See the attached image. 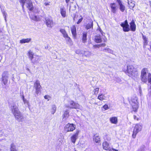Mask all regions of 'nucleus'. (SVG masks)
<instances>
[{
    "label": "nucleus",
    "mask_w": 151,
    "mask_h": 151,
    "mask_svg": "<svg viewBox=\"0 0 151 151\" xmlns=\"http://www.w3.org/2000/svg\"><path fill=\"white\" fill-rule=\"evenodd\" d=\"M11 109L12 113L14 115L15 119L19 122H22L24 120L23 115L19 111L18 106L15 104H13L11 106Z\"/></svg>",
    "instance_id": "obj_1"
},
{
    "label": "nucleus",
    "mask_w": 151,
    "mask_h": 151,
    "mask_svg": "<svg viewBox=\"0 0 151 151\" xmlns=\"http://www.w3.org/2000/svg\"><path fill=\"white\" fill-rule=\"evenodd\" d=\"M126 69H123V70L128 73V76L131 77H134L137 76V70L136 68L132 65H129L126 67Z\"/></svg>",
    "instance_id": "obj_2"
},
{
    "label": "nucleus",
    "mask_w": 151,
    "mask_h": 151,
    "mask_svg": "<svg viewBox=\"0 0 151 151\" xmlns=\"http://www.w3.org/2000/svg\"><path fill=\"white\" fill-rule=\"evenodd\" d=\"M20 2L22 3L23 9L24 8V5L26 4V6L30 10H33V7L31 0H21Z\"/></svg>",
    "instance_id": "obj_3"
},
{
    "label": "nucleus",
    "mask_w": 151,
    "mask_h": 151,
    "mask_svg": "<svg viewBox=\"0 0 151 151\" xmlns=\"http://www.w3.org/2000/svg\"><path fill=\"white\" fill-rule=\"evenodd\" d=\"M131 103L132 108L133 111L136 112L138 108L137 98L136 97H132Z\"/></svg>",
    "instance_id": "obj_4"
},
{
    "label": "nucleus",
    "mask_w": 151,
    "mask_h": 151,
    "mask_svg": "<svg viewBox=\"0 0 151 151\" xmlns=\"http://www.w3.org/2000/svg\"><path fill=\"white\" fill-rule=\"evenodd\" d=\"M148 73L147 69V68H144L142 70L141 77L142 81L144 82H147V80Z\"/></svg>",
    "instance_id": "obj_5"
},
{
    "label": "nucleus",
    "mask_w": 151,
    "mask_h": 151,
    "mask_svg": "<svg viewBox=\"0 0 151 151\" xmlns=\"http://www.w3.org/2000/svg\"><path fill=\"white\" fill-rule=\"evenodd\" d=\"M65 106L70 109H79L80 105L78 104L75 103L73 101H70L69 104H65Z\"/></svg>",
    "instance_id": "obj_6"
},
{
    "label": "nucleus",
    "mask_w": 151,
    "mask_h": 151,
    "mask_svg": "<svg viewBox=\"0 0 151 151\" xmlns=\"http://www.w3.org/2000/svg\"><path fill=\"white\" fill-rule=\"evenodd\" d=\"M76 129V125L72 124H68L65 127V131L67 132H72Z\"/></svg>",
    "instance_id": "obj_7"
},
{
    "label": "nucleus",
    "mask_w": 151,
    "mask_h": 151,
    "mask_svg": "<svg viewBox=\"0 0 151 151\" xmlns=\"http://www.w3.org/2000/svg\"><path fill=\"white\" fill-rule=\"evenodd\" d=\"M142 128V126L139 124L136 125L133 131L132 137L133 138H135L137 134L141 131Z\"/></svg>",
    "instance_id": "obj_8"
},
{
    "label": "nucleus",
    "mask_w": 151,
    "mask_h": 151,
    "mask_svg": "<svg viewBox=\"0 0 151 151\" xmlns=\"http://www.w3.org/2000/svg\"><path fill=\"white\" fill-rule=\"evenodd\" d=\"M123 27V30L125 32H127L130 30L129 25L127 20H126L123 23H122L120 24Z\"/></svg>",
    "instance_id": "obj_9"
},
{
    "label": "nucleus",
    "mask_w": 151,
    "mask_h": 151,
    "mask_svg": "<svg viewBox=\"0 0 151 151\" xmlns=\"http://www.w3.org/2000/svg\"><path fill=\"white\" fill-rule=\"evenodd\" d=\"M94 41L97 43H100L104 40L105 42V40L104 39L103 36L102 34L101 35H98L95 37L94 39Z\"/></svg>",
    "instance_id": "obj_10"
},
{
    "label": "nucleus",
    "mask_w": 151,
    "mask_h": 151,
    "mask_svg": "<svg viewBox=\"0 0 151 151\" xmlns=\"http://www.w3.org/2000/svg\"><path fill=\"white\" fill-rule=\"evenodd\" d=\"M45 23L47 26L48 27L52 28L53 26V22L51 17L46 18L45 19Z\"/></svg>",
    "instance_id": "obj_11"
},
{
    "label": "nucleus",
    "mask_w": 151,
    "mask_h": 151,
    "mask_svg": "<svg viewBox=\"0 0 151 151\" xmlns=\"http://www.w3.org/2000/svg\"><path fill=\"white\" fill-rule=\"evenodd\" d=\"M80 131L78 130L76 131V132L74 133L71 137V140L72 142L75 144L76 140L78 139V135Z\"/></svg>",
    "instance_id": "obj_12"
},
{
    "label": "nucleus",
    "mask_w": 151,
    "mask_h": 151,
    "mask_svg": "<svg viewBox=\"0 0 151 151\" xmlns=\"http://www.w3.org/2000/svg\"><path fill=\"white\" fill-rule=\"evenodd\" d=\"M8 76L6 72H4L2 74V81L4 85H6L8 81Z\"/></svg>",
    "instance_id": "obj_13"
},
{
    "label": "nucleus",
    "mask_w": 151,
    "mask_h": 151,
    "mask_svg": "<svg viewBox=\"0 0 151 151\" xmlns=\"http://www.w3.org/2000/svg\"><path fill=\"white\" fill-rule=\"evenodd\" d=\"M110 6L111 9V11L113 13H115L118 8L117 5L115 3H113L110 4Z\"/></svg>",
    "instance_id": "obj_14"
},
{
    "label": "nucleus",
    "mask_w": 151,
    "mask_h": 151,
    "mask_svg": "<svg viewBox=\"0 0 151 151\" xmlns=\"http://www.w3.org/2000/svg\"><path fill=\"white\" fill-rule=\"evenodd\" d=\"M70 29L73 37L75 39L76 36V27L75 26L73 25L70 27Z\"/></svg>",
    "instance_id": "obj_15"
},
{
    "label": "nucleus",
    "mask_w": 151,
    "mask_h": 151,
    "mask_svg": "<svg viewBox=\"0 0 151 151\" xmlns=\"http://www.w3.org/2000/svg\"><path fill=\"white\" fill-rule=\"evenodd\" d=\"M130 25V28L132 31L134 32L136 30V26L134 23V20H132L131 22L129 23Z\"/></svg>",
    "instance_id": "obj_16"
},
{
    "label": "nucleus",
    "mask_w": 151,
    "mask_h": 151,
    "mask_svg": "<svg viewBox=\"0 0 151 151\" xmlns=\"http://www.w3.org/2000/svg\"><path fill=\"white\" fill-rule=\"evenodd\" d=\"M60 14L63 17L66 16V9L64 7H61L60 8Z\"/></svg>",
    "instance_id": "obj_17"
},
{
    "label": "nucleus",
    "mask_w": 151,
    "mask_h": 151,
    "mask_svg": "<svg viewBox=\"0 0 151 151\" xmlns=\"http://www.w3.org/2000/svg\"><path fill=\"white\" fill-rule=\"evenodd\" d=\"M69 111L68 110H66L64 112V114L63 115V119H67L69 117Z\"/></svg>",
    "instance_id": "obj_18"
},
{
    "label": "nucleus",
    "mask_w": 151,
    "mask_h": 151,
    "mask_svg": "<svg viewBox=\"0 0 151 151\" xmlns=\"http://www.w3.org/2000/svg\"><path fill=\"white\" fill-rule=\"evenodd\" d=\"M109 121L112 124H116L118 122L117 118L116 117H113L109 119Z\"/></svg>",
    "instance_id": "obj_19"
},
{
    "label": "nucleus",
    "mask_w": 151,
    "mask_h": 151,
    "mask_svg": "<svg viewBox=\"0 0 151 151\" xmlns=\"http://www.w3.org/2000/svg\"><path fill=\"white\" fill-rule=\"evenodd\" d=\"M128 3L129 6V8L132 9L134 7L135 4L134 1H133L128 0Z\"/></svg>",
    "instance_id": "obj_20"
},
{
    "label": "nucleus",
    "mask_w": 151,
    "mask_h": 151,
    "mask_svg": "<svg viewBox=\"0 0 151 151\" xmlns=\"http://www.w3.org/2000/svg\"><path fill=\"white\" fill-rule=\"evenodd\" d=\"M93 140L96 143H99L100 141V138L98 134H95L93 136Z\"/></svg>",
    "instance_id": "obj_21"
},
{
    "label": "nucleus",
    "mask_w": 151,
    "mask_h": 151,
    "mask_svg": "<svg viewBox=\"0 0 151 151\" xmlns=\"http://www.w3.org/2000/svg\"><path fill=\"white\" fill-rule=\"evenodd\" d=\"M34 87L35 88H41V86L40 85V81L38 80H37L34 83Z\"/></svg>",
    "instance_id": "obj_22"
},
{
    "label": "nucleus",
    "mask_w": 151,
    "mask_h": 151,
    "mask_svg": "<svg viewBox=\"0 0 151 151\" xmlns=\"http://www.w3.org/2000/svg\"><path fill=\"white\" fill-rule=\"evenodd\" d=\"M103 147L104 149L107 150L109 149L108 143L106 142H105L103 143Z\"/></svg>",
    "instance_id": "obj_23"
},
{
    "label": "nucleus",
    "mask_w": 151,
    "mask_h": 151,
    "mask_svg": "<svg viewBox=\"0 0 151 151\" xmlns=\"http://www.w3.org/2000/svg\"><path fill=\"white\" fill-rule=\"evenodd\" d=\"M31 40L30 38L23 39L20 41V43H28Z\"/></svg>",
    "instance_id": "obj_24"
},
{
    "label": "nucleus",
    "mask_w": 151,
    "mask_h": 151,
    "mask_svg": "<svg viewBox=\"0 0 151 151\" xmlns=\"http://www.w3.org/2000/svg\"><path fill=\"white\" fill-rule=\"evenodd\" d=\"M60 32L62 34L64 37L65 38L66 37H68V35L67 34L65 30L64 29H60Z\"/></svg>",
    "instance_id": "obj_25"
},
{
    "label": "nucleus",
    "mask_w": 151,
    "mask_h": 151,
    "mask_svg": "<svg viewBox=\"0 0 151 151\" xmlns=\"http://www.w3.org/2000/svg\"><path fill=\"white\" fill-rule=\"evenodd\" d=\"M93 26V22L91 21H90L88 24L86 25V29H88L90 28H92Z\"/></svg>",
    "instance_id": "obj_26"
},
{
    "label": "nucleus",
    "mask_w": 151,
    "mask_h": 151,
    "mask_svg": "<svg viewBox=\"0 0 151 151\" xmlns=\"http://www.w3.org/2000/svg\"><path fill=\"white\" fill-rule=\"evenodd\" d=\"M87 33L86 32H84L83 34L82 42L83 43H85L87 40Z\"/></svg>",
    "instance_id": "obj_27"
},
{
    "label": "nucleus",
    "mask_w": 151,
    "mask_h": 151,
    "mask_svg": "<svg viewBox=\"0 0 151 151\" xmlns=\"http://www.w3.org/2000/svg\"><path fill=\"white\" fill-rule=\"evenodd\" d=\"M91 53L90 52L88 51H84V53L83 56H85L87 57H89L91 55Z\"/></svg>",
    "instance_id": "obj_28"
},
{
    "label": "nucleus",
    "mask_w": 151,
    "mask_h": 151,
    "mask_svg": "<svg viewBox=\"0 0 151 151\" xmlns=\"http://www.w3.org/2000/svg\"><path fill=\"white\" fill-rule=\"evenodd\" d=\"M65 38H66V39L67 44L70 45H72V43L70 38L68 36V37H66Z\"/></svg>",
    "instance_id": "obj_29"
},
{
    "label": "nucleus",
    "mask_w": 151,
    "mask_h": 151,
    "mask_svg": "<svg viewBox=\"0 0 151 151\" xmlns=\"http://www.w3.org/2000/svg\"><path fill=\"white\" fill-rule=\"evenodd\" d=\"M104 95L103 94H99L98 97V99L100 100H102L105 99Z\"/></svg>",
    "instance_id": "obj_30"
},
{
    "label": "nucleus",
    "mask_w": 151,
    "mask_h": 151,
    "mask_svg": "<svg viewBox=\"0 0 151 151\" xmlns=\"http://www.w3.org/2000/svg\"><path fill=\"white\" fill-rule=\"evenodd\" d=\"M103 51L104 52H108L110 53H112L113 52V51L109 48L104 49Z\"/></svg>",
    "instance_id": "obj_31"
},
{
    "label": "nucleus",
    "mask_w": 151,
    "mask_h": 151,
    "mask_svg": "<svg viewBox=\"0 0 151 151\" xmlns=\"http://www.w3.org/2000/svg\"><path fill=\"white\" fill-rule=\"evenodd\" d=\"M28 55L29 57V58H30V60H32V59L33 58V53L31 51H29L28 52Z\"/></svg>",
    "instance_id": "obj_32"
},
{
    "label": "nucleus",
    "mask_w": 151,
    "mask_h": 151,
    "mask_svg": "<svg viewBox=\"0 0 151 151\" xmlns=\"http://www.w3.org/2000/svg\"><path fill=\"white\" fill-rule=\"evenodd\" d=\"M119 6L120 10L122 12H124L125 9V6L122 4H120Z\"/></svg>",
    "instance_id": "obj_33"
},
{
    "label": "nucleus",
    "mask_w": 151,
    "mask_h": 151,
    "mask_svg": "<svg viewBox=\"0 0 151 151\" xmlns=\"http://www.w3.org/2000/svg\"><path fill=\"white\" fill-rule=\"evenodd\" d=\"M10 151H16L15 146L14 144H12L11 145Z\"/></svg>",
    "instance_id": "obj_34"
},
{
    "label": "nucleus",
    "mask_w": 151,
    "mask_h": 151,
    "mask_svg": "<svg viewBox=\"0 0 151 151\" xmlns=\"http://www.w3.org/2000/svg\"><path fill=\"white\" fill-rule=\"evenodd\" d=\"M76 52L77 54H82V55H83L84 53V51L80 50H78L76 51Z\"/></svg>",
    "instance_id": "obj_35"
},
{
    "label": "nucleus",
    "mask_w": 151,
    "mask_h": 151,
    "mask_svg": "<svg viewBox=\"0 0 151 151\" xmlns=\"http://www.w3.org/2000/svg\"><path fill=\"white\" fill-rule=\"evenodd\" d=\"M56 109V106L55 105L52 106V114H54L55 112Z\"/></svg>",
    "instance_id": "obj_36"
},
{
    "label": "nucleus",
    "mask_w": 151,
    "mask_h": 151,
    "mask_svg": "<svg viewBox=\"0 0 151 151\" xmlns=\"http://www.w3.org/2000/svg\"><path fill=\"white\" fill-rule=\"evenodd\" d=\"M30 18H31L33 20L35 21H37L39 20L38 17L36 16H32V17H30Z\"/></svg>",
    "instance_id": "obj_37"
},
{
    "label": "nucleus",
    "mask_w": 151,
    "mask_h": 151,
    "mask_svg": "<svg viewBox=\"0 0 151 151\" xmlns=\"http://www.w3.org/2000/svg\"><path fill=\"white\" fill-rule=\"evenodd\" d=\"M147 80L148 82L151 84V74L150 73H149L148 75Z\"/></svg>",
    "instance_id": "obj_38"
},
{
    "label": "nucleus",
    "mask_w": 151,
    "mask_h": 151,
    "mask_svg": "<svg viewBox=\"0 0 151 151\" xmlns=\"http://www.w3.org/2000/svg\"><path fill=\"white\" fill-rule=\"evenodd\" d=\"M99 88H97L94 89L93 91L94 94H97L99 93Z\"/></svg>",
    "instance_id": "obj_39"
},
{
    "label": "nucleus",
    "mask_w": 151,
    "mask_h": 151,
    "mask_svg": "<svg viewBox=\"0 0 151 151\" xmlns=\"http://www.w3.org/2000/svg\"><path fill=\"white\" fill-rule=\"evenodd\" d=\"M41 88H35L36 91L35 93L37 94L38 95L41 92Z\"/></svg>",
    "instance_id": "obj_40"
},
{
    "label": "nucleus",
    "mask_w": 151,
    "mask_h": 151,
    "mask_svg": "<svg viewBox=\"0 0 151 151\" xmlns=\"http://www.w3.org/2000/svg\"><path fill=\"white\" fill-rule=\"evenodd\" d=\"M142 37H143V39L144 40V43H146V44H147V38H146V37H145L144 36V35L142 36Z\"/></svg>",
    "instance_id": "obj_41"
},
{
    "label": "nucleus",
    "mask_w": 151,
    "mask_h": 151,
    "mask_svg": "<svg viewBox=\"0 0 151 151\" xmlns=\"http://www.w3.org/2000/svg\"><path fill=\"white\" fill-rule=\"evenodd\" d=\"M3 14L4 17V18H5V20H6V17L7 15V14L5 11H4L3 12Z\"/></svg>",
    "instance_id": "obj_42"
},
{
    "label": "nucleus",
    "mask_w": 151,
    "mask_h": 151,
    "mask_svg": "<svg viewBox=\"0 0 151 151\" xmlns=\"http://www.w3.org/2000/svg\"><path fill=\"white\" fill-rule=\"evenodd\" d=\"M23 101L24 104H27V105H28L29 102L26 99H24Z\"/></svg>",
    "instance_id": "obj_43"
},
{
    "label": "nucleus",
    "mask_w": 151,
    "mask_h": 151,
    "mask_svg": "<svg viewBox=\"0 0 151 151\" xmlns=\"http://www.w3.org/2000/svg\"><path fill=\"white\" fill-rule=\"evenodd\" d=\"M103 108L105 110H107L109 109L108 106L106 104L103 106Z\"/></svg>",
    "instance_id": "obj_44"
},
{
    "label": "nucleus",
    "mask_w": 151,
    "mask_h": 151,
    "mask_svg": "<svg viewBox=\"0 0 151 151\" xmlns=\"http://www.w3.org/2000/svg\"><path fill=\"white\" fill-rule=\"evenodd\" d=\"M83 18L81 17V18L79 19L78 22H77V24H79L83 20Z\"/></svg>",
    "instance_id": "obj_45"
},
{
    "label": "nucleus",
    "mask_w": 151,
    "mask_h": 151,
    "mask_svg": "<svg viewBox=\"0 0 151 151\" xmlns=\"http://www.w3.org/2000/svg\"><path fill=\"white\" fill-rule=\"evenodd\" d=\"M116 1L118 2L119 5L122 4L120 0H116Z\"/></svg>",
    "instance_id": "obj_46"
},
{
    "label": "nucleus",
    "mask_w": 151,
    "mask_h": 151,
    "mask_svg": "<svg viewBox=\"0 0 151 151\" xmlns=\"http://www.w3.org/2000/svg\"><path fill=\"white\" fill-rule=\"evenodd\" d=\"M44 98L46 99H47L49 100V98H50V96L48 95H45L44 96Z\"/></svg>",
    "instance_id": "obj_47"
},
{
    "label": "nucleus",
    "mask_w": 151,
    "mask_h": 151,
    "mask_svg": "<svg viewBox=\"0 0 151 151\" xmlns=\"http://www.w3.org/2000/svg\"><path fill=\"white\" fill-rule=\"evenodd\" d=\"M93 47L94 48H96V47H100V45H95L93 46Z\"/></svg>",
    "instance_id": "obj_48"
},
{
    "label": "nucleus",
    "mask_w": 151,
    "mask_h": 151,
    "mask_svg": "<svg viewBox=\"0 0 151 151\" xmlns=\"http://www.w3.org/2000/svg\"><path fill=\"white\" fill-rule=\"evenodd\" d=\"M109 151H118V150L114 149L113 148L109 149Z\"/></svg>",
    "instance_id": "obj_49"
},
{
    "label": "nucleus",
    "mask_w": 151,
    "mask_h": 151,
    "mask_svg": "<svg viewBox=\"0 0 151 151\" xmlns=\"http://www.w3.org/2000/svg\"><path fill=\"white\" fill-rule=\"evenodd\" d=\"M49 47V46L48 45H47L45 47V48L46 49H48Z\"/></svg>",
    "instance_id": "obj_50"
},
{
    "label": "nucleus",
    "mask_w": 151,
    "mask_h": 151,
    "mask_svg": "<svg viewBox=\"0 0 151 151\" xmlns=\"http://www.w3.org/2000/svg\"><path fill=\"white\" fill-rule=\"evenodd\" d=\"M100 45V47H104L106 45V44L105 43H103Z\"/></svg>",
    "instance_id": "obj_51"
},
{
    "label": "nucleus",
    "mask_w": 151,
    "mask_h": 151,
    "mask_svg": "<svg viewBox=\"0 0 151 151\" xmlns=\"http://www.w3.org/2000/svg\"><path fill=\"white\" fill-rule=\"evenodd\" d=\"M134 118L135 120H138V118L135 115H134Z\"/></svg>",
    "instance_id": "obj_52"
},
{
    "label": "nucleus",
    "mask_w": 151,
    "mask_h": 151,
    "mask_svg": "<svg viewBox=\"0 0 151 151\" xmlns=\"http://www.w3.org/2000/svg\"><path fill=\"white\" fill-rule=\"evenodd\" d=\"M70 1V0H65L66 2L67 3L68 5V3Z\"/></svg>",
    "instance_id": "obj_53"
},
{
    "label": "nucleus",
    "mask_w": 151,
    "mask_h": 151,
    "mask_svg": "<svg viewBox=\"0 0 151 151\" xmlns=\"http://www.w3.org/2000/svg\"><path fill=\"white\" fill-rule=\"evenodd\" d=\"M22 99L23 100L24 99H25L24 98V95H23L22 96Z\"/></svg>",
    "instance_id": "obj_54"
},
{
    "label": "nucleus",
    "mask_w": 151,
    "mask_h": 151,
    "mask_svg": "<svg viewBox=\"0 0 151 151\" xmlns=\"http://www.w3.org/2000/svg\"><path fill=\"white\" fill-rule=\"evenodd\" d=\"M26 69L27 70H28V71H29V72H30V70L29 69L27 68Z\"/></svg>",
    "instance_id": "obj_55"
},
{
    "label": "nucleus",
    "mask_w": 151,
    "mask_h": 151,
    "mask_svg": "<svg viewBox=\"0 0 151 151\" xmlns=\"http://www.w3.org/2000/svg\"><path fill=\"white\" fill-rule=\"evenodd\" d=\"M137 151H143L142 150H138Z\"/></svg>",
    "instance_id": "obj_56"
},
{
    "label": "nucleus",
    "mask_w": 151,
    "mask_h": 151,
    "mask_svg": "<svg viewBox=\"0 0 151 151\" xmlns=\"http://www.w3.org/2000/svg\"><path fill=\"white\" fill-rule=\"evenodd\" d=\"M94 104H97V103H95Z\"/></svg>",
    "instance_id": "obj_57"
},
{
    "label": "nucleus",
    "mask_w": 151,
    "mask_h": 151,
    "mask_svg": "<svg viewBox=\"0 0 151 151\" xmlns=\"http://www.w3.org/2000/svg\"><path fill=\"white\" fill-rule=\"evenodd\" d=\"M70 8H71V6H70Z\"/></svg>",
    "instance_id": "obj_58"
},
{
    "label": "nucleus",
    "mask_w": 151,
    "mask_h": 151,
    "mask_svg": "<svg viewBox=\"0 0 151 151\" xmlns=\"http://www.w3.org/2000/svg\"><path fill=\"white\" fill-rule=\"evenodd\" d=\"M150 89H151V86H150Z\"/></svg>",
    "instance_id": "obj_59"
},
{
    "label": "nucleus",
    "mask_w": 151,
    "mask_h": 151,
    "mask_svg": "<svg viewBox=\"0 0 151 151\" xmlns=\"http://www.w3.org/2000/svg\"><path fill=\"white\" fill-rule=\"evenodd\" d=\"M33 63H35V62H33Z\"/></svg>",
    "instance_id": "obj_60"
}]
</instances>
